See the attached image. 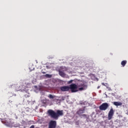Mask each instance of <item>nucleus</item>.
<instances>
[{
  "label": "nucleus",
  "mask_w": 128,
  "mask_h": 128,
  "mask_svg": "<svg viewBox=\"0 0 128 128\" xmlns=\"http://www.w3.org/2000/svg\"><path fill=\"white\" fill-rule=\"evenodd\" d=\"M69 88L72 92H78V86L76 84H72L70 86Z\"/></svg>",
  "instance_id": "obj_4"
},
{
  "label": "nucleus",
  "mask_w": 128,
  "mask_h": 128,
  "mask_svg": "<svg viewBox=\"0 0 128 128\" xmlns=\"http://www.w3.org/2000/svg\"><path fill=\"white\" fill-rule=\"evenodd\" d=\"M114 108H112V107H111L110 110L108 113V120H110L112 118V116H114Z\"/></svg>",
  "instance_id": "obj_5"
},
{
  "label": "nucleus",
  "mask_w": 128,
  "mask_h": 128,
  "mask_svg": "<svg viewBox=\"0 0 128 128\" xmlns=\"http://www.w3.org/2000/svg\"><path fill=\"white\" fill-rule=\"evenodd\" d=\"M78 88H80L78 90H85L88 88V84H86V82L84 80H81L78 84Z\"/></svg>",
  "instance_id": "obj_2"
},
{
  "label": "nucleus",
  "mask_w": 128,
  "mask_h": 128,
  "mask_svg": "<svg viewBox=\"0 0 128 128\" xmlns=\"http://www.w3.org/2000/svg\"><path fill=\"white\" fill-rule=\"evenodd\" d=\"M84 108H81V109H80V110L77 112V114H78L79 116H82V114H84Z\"/></svg>",
  "instance_id": "obj_11"
},
{
  "label": "nucleus",
  "mask_w": 128,
  "mask_h": 128,
  "mask_svg": "<svg viewBox=\"0 0 128 128\" xmlns=\"http://www.w3.org/2000/svg\"><path fill=\"white\" fill-rule=\"evenodd\" d=\"M46 68H50V66H46Z\"/></svg>",
  "instance_id": "obj_21"
},
{
  "label": "nucleus",
  "mask_w": 128,
  "mask_h": 128,
  "mask_svg": "<svg viewBox=\"0 0 128 128\" xmlns=\"http://www.w3.org/2000/svg\"><path fill=\"white\" fill-rule=\"evenodd\" d=\"M100 88V87H98V88Z\"/></svg>",
  "instance_id": "obj_25"
},
{
  "label": "nucleus",
  "mask_w": 128,
  "mask_h": 128,
  "mask_svg": "<svg viewBox=\"0 0 128 128\" xmlns=\"http://www.w3.org/2000/svg\"><path fill=\"white\" fill-rule=\"evenodd\" d=\"M30 88V84H28L25 88L24 86H22V88L18 90H17V92H26L28 90V88Z\"/></svg>",
  "instance_id": "obj_7"
},
{
  "label": "nucleus",
  "mask_w": 128,
  "mask_h": 128,
  "mask_svg": "<svg viewBox=\"0 0 128 128\" xmlns=\"http://www.w3.org/2000/svg\"><path fill=\"white\" fill-rule=\"evenodd\" d=\"M42 74H46V72H42Z\"/></svg>",
  "instance_id": "obj_23"
},
{
  "label": "nucleus",
  "mask_w": 128,
  "mask_h": 128,
  "mask_svg": "<svg viewBox=\"0 0 128 128\" xmlns=\"http://www.w3.org/2000/svg\"><path fill=\"white\" fill-rule=\"evenodd\" d=\"M1 122L6 126L10 127L12 126V122L10 119H2Z\"/></svg>",
  "instance_id": "obj_3"
},
{
  "label": "nucleus",
  "mask_w": 128,
  "mask_h": 128,
  "mask_svg": "<svg viewBox=\"0 0 128 128\" xmlns=\"http://www.w3.org/2000/svg\"><path fill=\"white\" fill-rule=\"evenodd\" d=\"M60 90L62 92H68V90H70V86H62L60 88Z\"/></svg>",
  "instance_id": "obj_9"
},
{
  "label": "nucleus",
  "mask_w": 128,
  "mask_h": 128,
  "mask_svg": "<svg viewBox=\"0 0 128 128\" xmlns=\"http://www.w3.org/2000/svg\"><path fill=\"white\" fill-rule=\"evenodd\" d=\"M16 86H17V85L14 84V85L12 86V88H14V87L16 86L15 90H16V92H18V90H20V88H18V86L16 87Z\"/></svg>",
  "instance_id": "obj_13"
},
{
  "label": "nucleus",
  "mask_w": 128,
  "mask_h": 128,
  "mask_svg": "<svg viewBox=\"0 0 128 128\" xmlns=\"http://www.w3.org/2000/svg\"><path fill=\"white\" fill-rule=\"evenodd\" d=\"M45 76H46V78H52V74H46L45 75Z\"/></svg>",
  "instance_id": "obj_16"
},
{
  "label": "nucleus",
  "mask_w": 128,
  "mask_h": 128,
  "mask_svg": "<svg viewBox=\"0 0 128 128\" xmlns=\"http://www.w3.org/2000/svg\"><path fill=\"white\" fill-rule=\"evenodd\" d=\"M56 128V122L54 120H50L48 124V128Z\"/></svg>",
  "instance_id": "obj_8"
},
{
  "label": "nucleus",
  "mask_w": 128,
  "mask_h": 128,
  "mask_svg": "<svg viewBox=\"0 0 128 128\" xmlns=\"http://www.w3.org/2000/svg\"><path fill=\"white\" fill-rule=\"evenodd\" d=\"M30 128H34V126H32Z\"/></svg>",
  "instance_id": "obj_20"
},
{
  "label": "nucleus",
  "mask_w": 128,
  "mask_h": 128,
  "mask_svg": "<svg viewBox=\"0 0 128 128\" xmlns=\"http://www.w3.org/2000/svg\"><path fill=\"white\" fill-rule=\"evenodd\" d=\"M59 74L60 76H62V78H68V76L64 74V72L59 71Z\"/></svg>",
  "instance_id": "obj_10"
},
{
  "label": "nucleus",
  "mask_w": 128,
  "mask_h": 128,
  "mask_svg": "<svg viewBox=\"0 0 128 128\" xmlns=\"http://www.w3.org/2000/svg\"><path fill=\"white\" fill-rule=\"evenodd\" d=\"M121 64H122V66H126V60L122 61L121 62Z\"/></svg>",
  "instance_id": "obj_14"
},
{
  "label": "nucleus",
  "mask_w": 128,
  "mask_h": 128,
  "mask_svg": "<svg viewBox=\"0 0 128 128\" xmlns=\"http://www.w3.org/2000/svg\"><path fill=\"white\" fill-rule=\"evenodd\" d=\"M48 98H54V96H52V94H50L48 96Z\"/></svg>",
  "instance_id": "obj_17"
},
{
  "label": "nucleus",
  "mask_w": 128,
  "mask_h": 128,
  "mask_svg": "<svg viewBox=\"0 0 128 128\" xmlns=\"http://www.w3.org/2000/svg\"><path fill=\"white\" fill-rule=\"evenodd\" d=\"M102 86H105L106 87L108 90H112L110 88L108 87V86H106V84H104V83H102Z\"/></svg>",
  "instance_id": "obj_15"
},
{
  "label": "nucleus",
  "mask_w": 128,
  "mask_h": 128,
  "mask_svg": "<svg viewBox=\"0 0 128 128\" xmlns=\"http://www.w3.org/2000/svg\"><path fill=\"white\" fill-rule=\"evenodd\" d=\"M76 124L78 125V122H76Z\"/></svg>",
  "instance_id": "obj_22"
},
{
  "label": "nucleus",
  "mask_w": 128,
  "mask_h": 128,
  "mask_svg": "<svg viewBox=\"0 0 128 128\" xmlns=\"http://www.w3.org/2000/svg\"><path fill=\"white\" fill-rule=\"evenodd\" d=\"M108 106H110V105H108V104L103 103L101 106H100L99 108L100 110H106Z\"/></svg>",
  "instance_id": "obj_6"
},
{
  "label": "nucleus",
  "mask_w": 128,
  "mask_h": 128,
  "mask_svg": "<svg viewBox=\"0 0 128 128\" xmlns=\"http://www.w3.org/2000/svg\"><path fill=\"white\" fill-rule=\"evenodd\" d=\"M114 106H122V104L120 102H114Z\"/></svg>",
  "instance_id": "obj_12"
},
{
  "label": "nucleus",
  "mask_w": 128,
  "mask_h": 128,
  "mask_svg": "<svg viewBox=\"0 0 128 128\" xmlns=\"http://www.w3.org/2000/svg\"><path fill=\"white\" fill-rule=\"evenodd\" d=\"M48 112L50 118H54V120H58V116H63L64 114V110H58L56 111V112L52 110H48Z\"/></svg>",
  "instance_id": "obj_1"
},
{
  "label": "nucleus",
  "mask_w": 128,
  "mask_h": 128,
  "mask_svg": "<svg viewBox=\"0 0 128 128\" xmlns=\"http://www.w3.org/2000/svg\"><path fill=\"white\" fill-rule=\"evenodd\" d=\"M73 82H74V80H70V81H68V84H72Z\"/></svg>",
  "instance_id": "obj_18"
},
{
  "label": "nucleus",
  "mask_w": 128,
  "mask_h": 128,
  "mask_svg": "<svg viewBox=\"0 0 128 128\" xmlns=\"http://www.w3.org/2000/svg\"><path fill=\"white\" fill-rule=\"evenodd\" d=\"M81 104H86V102H84L83 103H80Z\"/></svg>",
  "instance_id": "obj_19"
},
{
  "label": "nucleus",
  "mask_w": 128,
  "mask_h": 128,
  "mask_svg": "<svg viewBox=\"0 0 128 128\" xmlns=\"http://www.w3.org/2000/svg\"><path fill=\"white\" fill-rule=\"evenodd\" d=\"M32 82H33V84H36V83H35L36 82H34V81H32Z\"/></svg>",
  "instance_id": "obj_24"
}]
</instances>
